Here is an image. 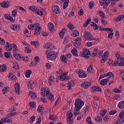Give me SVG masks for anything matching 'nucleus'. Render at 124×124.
Wrapping results in <instances>:
<instances>
[{"label": "nucleus", "instance_id": "1", "mask_svg": "<svg viewBox=\"0 0 124 124\" xmlns=\"http://www.w3.org/2000/svg\"><path fill=\"white\" fill-rule=\"evenodd\" d=\"M41 95H42L43 97L41 98V101L44 103H46V98L45 96L50 100V101H54L55 100V96L53 93H51L50 92V89L47 88H42L41 91Z\"/></svg>", "mask_w": 124, "mask_h": 124}, {"label": "nucleus", "instance_id": "2", "mask_svg": "<svg viewBox=\"0 0 124 124\" xmlns=\"http://www.w3.org/2000/svg\"><path fill=\"white\" fill-rule=\"evenodd\" d=\"M46 56L48 61H55L58 58V54L55 51H46Z\"/></svg>", "mask_w": 124, "mask_h": 124}, {"label": "nucleus", "instance_id": "3", "mask_svg": "<svg viewBox=\"0 0 124 124\" xmlns=\"http://www.w3.org/2000/svg\"><path fill=\"white\" fill-rule=\"evenodd\" d=\"M85 103L84 101H82L79 98L76 99L75 101V108H77V109H81L82 107L84 106Z\"/></svg>", "mask_w": 124, "mask_h": 124}, {"label": "nucleus", "instance_id": "4", "mask_svg": "<svg viewBox=\"0 0 124 124\" xmlns=\"http://www.w3.org/2000/svg\"><path fill=\"white\" fill-rule=\"evenodd\" d=\"M80 56L83 57L85 59H89L91 56V52L88 48H83L82 52H80Z\"/></svg>", "mask_w": 124, "mask_h": 124}, {"label": "nucleus", "instance_id": "5", "mask_svg": "<svg viewBox=\"0 0 124 124\" xmlns=\"http://www.w3.org/2000/svg\"><path fill=\"white\" fill-rule=\"evenodd\" d=\"M83 37L87 40H94V38H93V36L92 33L88 31H86L84 32Z\"/></svg>", "mask_w": 124, "mask_h": 124}, {"label": "nucleus", "instance_id": "6", "mask_svg": "<svg viewBox=\"0 0 124 124\" xmlns=\"http://www.w3.org/2000/svg\"><path fill=\"white\" fill-rule=\"evenodd\" d=\"M119 119L115 123V124H121L124 122V114L121 111L119 114Z\"/></svg>", "mask_w": 124, "mask_h": 124}, {"label": "nucleus", "instance_id": "7", "mask_svg": "<svg viewBox=\"0 0 124 124\" xmlns=\"http://www.w3.org/2000/svg\"><path fill=\"white\" fill-rule=\"evenodd\" d=\"M111 2V0H100V5L104 6V7H107L109 4Z\"/></svg>", "mask_w": 124, "mask_h": 124}, {"label": "nucleus", "instance_id": "8", "mask_svg": "<svg viewBox=\"0 0 124 124\" xmlns=\"http://www.w3.org/2000/svg\"><path fill=\"white\" fill-rule=\"evenodd\" d=\"M74 43V46L76 48H79L82 43V39L80 37H77L76 39V42Z\"/></svg>", "mask_w": 124, "mask_h": 124}, {"label": "nucleus", "instance_id": "9", "mask_svg": "<svg viewBox=\"0 0 124 124\" xmlns=\"http://www.w3.org/2000/svg\"><path fill=\"white\" fill-rule=\"evenodd\" d=\"M52 11L53 13L55 14H60L61 12V9H60V7L57 5H55L52 8Z\"/></svg>", "mask_w": 124, "mask_h": 124}, {"label": "nucleus", "instance_id": "10", "mask_svg": "<svg viewBox=\"0 0 124 124\" xmlns=\"http://www.w3.org/2000/svg\"><path fill=\"white\" fill-rule=\"evenodd\" d=\"M108 52H105L102 57V60H101V62H102V63H104V62H106V60H107V58H108Z\"/></svg>", "mask_w": 124, "mask_h": 124}, {"label": "nucleus", "instance_id": "11", "mask_svg": "<svg viewBox=\"0 0 124 124\" xmlns=\"http://www.w3.org/2000/svg\"><path fill=\"white\" fill-rule=\"evenodd\" d=\"M72 117H73V113L71 112H69V113H68L67 119V122L68 123V124H72V119H71Z\"/></svg>", "mask_w": 124, "mask_h": 124}, {"label": "nucleus", "instance_id": "12", "mask_svg": "<svg viewBox=\"0 0 124 124\" xmlns=\"http://www.w3.org/2000/svg\"><path fill=\"white\" fill-rule=\"evenodd\" d=\"M75 84H74V81L73 80H72L70 82H68V85L67 86L68 88V90H71L72 89V88L74 87Z\"/></svg>", "mask_w": 124, "mask_h": 124}, {"label": "nucleus", "instance_id": "13", "mask_svg": "<svg viewBox=\"0 0 124 124\" xmlns=\"http://www.w3.org/2000/svg\"><path fill=\"white\" fill-rule=\"evenodd\" d=\"M91 85H92V83H91V82H86L83 84H81V87L82 88H84V89H88L89 87L91 86Z\"/></svg>", "mask_w": 124, "mask_h": 124}, {"label": "nucleus", "instance_id": "14", "mask_svg": "<svg viewBox=\"0 0 124 124\" xmlns=\"http://www.w3.org/2000/svg\"><path fill=\"white\" fill-rule=\"evenodd\" d=\"M0 5L1 7H3L4 8H8V6H9V3L7 1H3L0 3Z\"/></svg>", "mask_w": 124, "mask_h": 124}, {"label": "nucleus", "instance_id": "15", "mask_svg": "<svg viewBox=\"0 0 124 124\" xmlns=\"http://www.w3.org/2000/svg\"><path fill=\"white\" fill-rule=\"evenodd\" d=\"M6 45L7 46L4 47L5 50H6L7 51H11V50H12V47H11V44L8 42H7Z\"/></svg>", "mask_w": 124, "mask_h": 124}, {"label": "nucleus", "instance_id": "16", "mask_svg": "<svg viewBox=\"0 0 124 124\" xmlns=\"http://www.w3.org/2000/svg\"><path fill=\"white\" fill-rule=\"evenodd\" d=\"M109 82V79L108 78H104L102 79L100 81V85H102V86H105V85H107V83Z\"/></svg>", "mask_w": 124, "mask_h": 124}, {"label": "nucleus", "instance_id": "17", "mask_svg": "<svg viewBox=\"0 0 124 124\" xmlns=\"http://www.w3.org/2000/svg\"><path fill=\"white\" fill-rule=\"evenodd\" d=\"M6 69H7V67L5 64H2V65L0 64V71L1 72L6 71Z\"/></svg>", "mask_w": 124, "mask_h": 124}, {"label": "nucleus", "instance_id": "18", "mask_svg": "<svg viewBox=\"0 0 124 124\" xmlns=\"http://www.w3.org/2000/svg\"><path fill=\"white\" fill-rule=\"evenodd\" d=\"M78 74L79 78H86L87 77V74L84 72H79Z\"/></svg>", "mask_w": 124, "mask_h": 124}, {"label": "nucleus", "instance_id": "19", "mask_svg": "<svg viewBox=\"0 0 124 124\" xmlns=\"http://www.w3.org/2000/svg\"><path fill=\"white\" fill-rule=\"evenodd\" d=\"M7 77L10 80H15L16 79V76L12 73H10L8 75Z\"/></svg>", "mask_w": 124, "mask_h": 124}, {"label": "nucleus", "instance_id": "20", "mask_svg": "<svg viewBox=\"0 0 124 124\" xmlns=\"http://www.w3.org/2000/svg\"><path fill=\"white\" fill-rule=\"evenodd\" d=\"M116 57L117 59V61H119V62L120 61H124V58L122 57V56H121V55H120V53H119V52L116 53Z\"/></svg>", "mask_w": 124, "mask_h": 124}, {"label": "nucleus", "instance_id": "21", "mask_svg": "<svg viewBox=\"0 0 124 124\" xmlns=\"http://www.w3.org/2000/svg\"><path fill=\"white\" fill-rule=\"evenodd\" d=\"M16 93H20V85L18 83H16L15 85Z\"/></svg>", "mask_w": 124, "mask_h": 124}, {"label": "nucleus", "instance_id": "22", "mask_svg": "<svg viewBox=\"0 0 124 124\" xmlns=\"http://www.w3.org/2000/svg\"><path fill=\"white\" fill-rule=\"evenodd\" d=\"M29 95H30V96L33 99H36V95H35V93L31 91L29 93Z\"/></svg>", "mask_w": 124, "mask_h": 124}, {"label": "nucleus", "instance_id": "23", "mask_svg": "<svg viewBox=\"0 0 124 124\" xmlns=\"http://www.w3.org/2000/svg\"><path fill=\"white\" fill-rule=\"evenodd\" d=\"M118 107L119 109H124V101H120L118 104Z\"/></svg>", "mask_w": 124, "mask_h": 124}, {"label": "nucleus", "instance_id": "24", "mask_svg": "<svg viewBox=\"0 0 124 124\" xmlns=\"http://www.w3.org/2000/svg\"><path fill=\"white\" fill-rule=\"evenodd\" d=\"M81 109L80 108H74V110L73 111L74 115H75L76 116H78V114L79 113H80V110Z\"/></svg>", "mask_w": 124, "mask_h": 124}, {"label": "nucleus", "instance_id": "25", "mask_svg": "<svg viewBox=\"0 0 124 124\" xmlns=\"http://www.w3.org/2000/svg\"><path fill=\"white\" fill-rule=\"evenodd\" d=\"M59 77L61 81H67V80L68 79V77L64 75L60 76Z\"/></svg>", "mask_w": 124, "mask_h": 124}, {"label": "nucleus", "instance_id": "26", "mask_svg": "<svg viewBox=\"0 0 124 124\" xmlns=\"http://www.w3.org/2000/svg\"><path fill=\"white\" fill-rule=\"evenodd\" d=\"M10 28L12 31H17L19 30V27L16 24L11 25Z\"/></svg>", "mask_w": 124, "mask_h": 124}, {"label": "nucleus", "instance_id": "27", "mask_svg": "<svg viewBox=\"0 0 124 124\" xmlns=\"http://www.w3.org/2000/svg\"><path fill=\"white\" fill-rule=\"evenodd\" d=\"M47 27L48 28V29L50 31H53L54 30V25L53 23L49 22L48 25Z\"/></svg>", "mask_w": 124, "mask_h": 124}, {"label": "nucleus", "instance_id": "28", "mask_svg": "<svg viewBox=\"0 0 124 124\" xmlns=\"http://www.w3.org/2000/svg\"><path fill=\"white\" fill-rule=\"evenodd\" d=\"M71 52L74 56H75V57H78V53H77V52H78V50H77V48H73Z\"/></svg>", "mask_w": 124, "mask_h": 124}, {"label": "nucleus", "instance_id": "29", "mask_svg": "<svg viewBox=\"0 0 124 124\" xmlns=\"http://www.w3.org/2000/svg\"><path fill=\"white\" fill-rule=\"evenodd\" d=\"M93 92L95 93V92H101V89L98 86H94L93 87Z\"/></svg>", "mask_w": 124, "mask_h": 124}, {"label": "nucleus", "instance_id": "30", "mask_svg": "<svg viewBox=\"0 0 124 124\" xmlns=\"http://www.w3.org/2000/svg\"><path fill=\"white\" fill-rule=\"evenodd\" d=\"M31 70H28L25 74V77L26 78H30L31 77Z\"/></svg>", "mask_w": 124, "mask_h": 124}, {"label": "nucleus", "instance_id": "31", "mask_svg": "<svg viewBox=\"0 0 124 124\" xmlns=\"http://www.w3.org/2000/svg\"><path fill=\"white\" fill-rule=\"evenodd\" d=\"M105 76H109V78H111V79H113V78H115V76L112 72L108 73L106 74H105Z\"/></svg>", "mask_w": 124, "mask_h": 124}, {"label": "nucleus", "instance_id": "32", "mask_svg": "<svg viewBox=\"0 0 124 124\" xmlns=\"http://www.w3.org/2000/svg\"><path fill=\"white\" fill-rule=\"evenodd\" d=\"M94 119L97 123H101L102 122V118L99 116H95Z\"/></svg>", "mask_w": 124, "mask_h": 124}, {"label": "nucleus", "instance_id": "33", "mask_svg": "<svg viewBox=\"0 0 124 124\" xmlns=\"http://www.w3.org/2000/svg\"><path fill=\"white\" fill-rule=\"evenodd\" d=\"M124 16L123 15H121L119 16L115 20V22H118V21H120L121 20H124Z\"/></svg>", "mask_w": 124, "mask_h": 124}, {"label": "nucleus", "instance_id": "34", "mask_svg": "<svg viewBox=\"0 0 124 124\" xmlns=\"http://www.w3.org/2000/svg\"><path fill=\"white\" fill-rule=\"evenodd\" d=\"M65 33V29L63 28L59 33V35L61 38L63 37V35Z\"/></svg>", "mask_w": 124, "mask_h": 124}, {"label": "nucleus", "instance_id": "35", "mask_svg": "<svg viewBox=\"0 0 124 124\" xmlns=\"http://www.w3.org/2000/svg\"><path fill=\"white\" fill-rule=\"evenodd\" d=\"M61 62H67V58L65 57V56H61L60 57Z\"/></svg>", "mask_w": 124, "mask_h": 124}, {"label": "nucleus", "instance_id": "36", "mask_svg": "<svg viewBox=\"0 0 124 124\" xmlns=\"http://www.w3.org/2000/svg\"><path fill=\"white\" fill-rule=\"evenodd\" d=\"M63 4V9H65L66 7H67V6L68 5V3L69 2V0H67L66 1H64Z\"/></svg>", "mask_w": 124, "mask_h": 124}, {"label": "nucleus", "instance_id": "37", "mask_svg": "<svg viewBox=\"0 0 124 124\" xmlns=\"http://www.w3.org/2000/svg\"><path fill=\"white\" fill-rule=\"evenodd\" d=\"M33 30H36L37 29H41L40 27V25L39 24V23H35L33 24Z\"/></svg>", "mask_w": 124, "mask_h": 124}, {"label": "nucleus", "instance_id": "38", "mask_svg": "<svg viewBox=\"0 0 124 124\" xmlns=\"http://www.w3.org/2000/svg\"><path fill=\"white\" fill-rule=\"evenodd\" d=\"M41 28H37V29H35V32L34 34L35 35H38V34H40V31Z\"/></svg>", "mask_w": 124, "mask_h": 124}, {"label": "nucleus", "instance_id": "39", "mask_svg": "<svg viewBox=\"0 0 124 124\" xmlns=\"http://www.w3.org/2000/svg\"><path fill=\"white\" fill-rule=\"evenodd\" d=\"M51 46L52 44L51 43H46L44 45V48L46 49H49Z\"/></svg>", "mask_w": 124, "mask_h": 124}, {"label": "nucleus", "instance_id": "40", "mask_svg": "<svg viewBox=\"0 0 124 124\" xmlns=\"http://www.w3.org/2000/svg\"><path fill=\"white\" fill-rule=\"evenodd\" d=\"M34 121H35V116H34V115H32L29 119V123L30 124H32Z\"/></svg>", "mask_w": 124, "mask_h": 124}, {"label": "nucleus", "instance_id": "41", "mask_svg": "<svg viewBox=\"0 0 124 124\" xmlns=\"http://www.w3.org/2000/svg\"><path fill=\"white\" fill-rule=\"evenodd\" d=\"M97 52H98L97 49H96V48L94 49L93 52L91 54L92 57L96 56L97 55Z\"/></svg>", "mask_w": 124, "mask_h": 124}, {"label": "nucleus", "instance_id": "42", "mask_svg": "<svg viewBox=\"0 0 124 124\" xmlns=\"http://www.w3.org/2000/svg\"><path fill=\"white\" fill-rule=\"evenodd\" d=\"M33 82L31 81H29V83H28V89H30L31 90L32 88H33Z\"/></svg>", "mask_w": 124, "mask_h": 124}, {"label": "nucleus", "instance_id": "43", "mask_svg": "<svg viewBox=\"0 0 124 124\" xmlns=\"http://www.w3.org/2000/svg\"><path fill=\"white\" fill-rule=\"evenodd\" d=\"M97 13L98 14H100V16L101 17V18H105V16H104L105 14H104V13H103V12L102 11H98Z\"/></svg>", "mask_w": 124, "mask_h": 124}, {"label": "nucleus", "instance_id": "44", "mask_svg": "<svg viewBox=\"0 0 124 124\" xmlns=\"http://www.w3.org/2000/svg\"><path fill=\"white\" fill-rule=\"evenodd\" d=\"M13 56L16 60H20L21 59V55L20 54H17L16 53H14Z\"/></svg>", "mask_w": 124, "mask_h": 124}, {"label": "nucleus", "instance_id": "45", "mask_svg": "<svg viewBox=\"0 0 124 124\" xmlns=\"http://www.w3.org/2000/svg\"><path fill=\"white\" fill-rule=\"evenodd\" d=\"M13 66L14 68H15V69H17V70H18V69H19V65H18V63H17L16 62L14 63L13 64Z\"/></svg>", "mask_w": 124, "mask_h": 124}, {"label": "nucleus", "instance_id": "46", "mask_svg": "<svg viewBox=\"0 0 124 124\" xmlns=\"http://www.w3.org/2000/svg\"><path fill=\"white\" fill-rule=\"evenodd\" d=\"M106 113H107V110H106V109L102 110L100 113L101 117H104V116L106 115Z\"/></svg>", "mask_w": 124, "mask_h": 124}, {"label": "nucleus", "instance_id": "47", "mask_svg": "<svg viewBox=\"0 0 124 124\" xmlns=\"http://www.w3.org/2000/svg\"><path fill=\"white\" fill-rule=\"evenodd\" d=\"M74 37H76V36H78L79 35V31H75L72 34Z\"/></svg>", "mask_w": 124, "mask_h": 124}, {"label": "nucleus", "instance_id": "48", "mask_svg": "<svg viewBox=\"0 0 124 124\" xmlns=\"http://www.w3.org/2000/svg\"><path fill=\"white\" fill-rule=\"evenodd\" d=\"M37 111L39 112V113L43 112V107H42V106H39L37 108Z\"/></svg>", "mask_w": 124, "mask_h": 124}, {"label": "nucleus", "instance_id": "49", "mask_svg": "<svg viewBox=\"0 0 124 124\" xmlns=\"http://www.w3.org/2000/svg\"><path fill=\"white\" fill-rule=\"evenodd\" d=\"M92 104V107L93 108H97L98 105H97V103L96 102H93Z\"/></svg>", "mask_w": 124, "mask_h": 124}, {"label": "nucleus", "instance_id": "50", "mask_svg": "<svg viewBox=\"0 0 124 124\" xmlns=\"http://www.w3.org/2000/svg\"><path fill=\"white\" fill-rule=\"evenodd\" d=\"M87 71L88 73H91V72L93 71V67H92V65H90V66L88 67Z\"/></svg>", "mask_w": 124, "mask_h": 124}, {"label": "nucleus", "instance_id": "51", "mask_svg": "<svg viewBox=\"0 0 124 124\" xmlns=\"http://www.w3.org/2000/svg\"><path fill=\"white\" fill-rule=\"evenodd\" d=\"M86 122H87L89 124H93V123L92 122V119L91 117H88L86 119Z\"/></svg>", "mask_w": 124, "mask_h": 124}, {"label": "nucleus", "instance_id": "52", "mask_svg": "<svg viewBox=\"0 0 124 124\" xmlns=\"http://www.w3.org/2000/svg\"><path fill=\"white\" fill-rule=\"evenodd\" d=\"M4 56L5 58L8 59V58H10V52H7L4 53Z\"/></svg>", "mask_w": 124, "mask_h": 124}, {"label": "nucleus", "instance_id": "53", "mask_svg": "<svg viewBox=\"0 0 124 124\" xmlns=\"http://www.w3.org/2000/svg\"><path fill=\"white\" fill-rule=\"evenodd\" d=\"M12 14L13 17H15L17 15V10L16 9L13 10Z\"/></svg>", "mask_w": 124, "mask_h": 124}, {"label": "nucleus", "instance_id": "54", "mask_svg": "<svg viewBox=\"0 0 124 124\" xmlns=\"http://www.w3.org/2000/svg\"><path fill=\"white\" fill-rule=\"evenodd\" d=\"M31 45H34V46H35V47H37V46H38V42H31Z\"/></svg>", "mask_w": 124, "mask_h": 124}, {"label": "nucleus", "instance_id": "55", "mask_svg": "<svg viewBox=\"0 0 124 124\" xmlns=\"http://www.w3.org/2000/svg\"><path fill=\"white\" fill-rule=\"evenodd\" d=\"M111 0V3H110L111 6H114V5L116 4V1H118V0Z\"/></svg>", "mask_w": 124, "mask_h": 124}, {"label": "nucleus", "instance_id": "56", "mask_svg": "<svg viewBox=\"0 0 124 124\" xmlns=\"http://www.w3.org/2000/svg\"><path fill=\"white\" fill-rule=\"evenodd\" d=\"M94 5V2H93V1H91L90 2L89 4V8H90V9H92V8H93V6Z\"/></svg>", "mask_w": 124, "mask_h": 124}, {"label": "nucleus", "instance_id": "57", "mask_svg": "<svg viewBox=\"0 0 124 124\" xmlns=\"http://www.w3.org/2000/svg\"><path fill=\"white\" fill-rule=\"evenodd\" d=\"M29 104L32 108H34V107H35V103L34 102H31Z\"/></svg>", "mask_w": 124, "mask_h": 124}, {"label": "nucleus", "instance_id": "58", "mask_svg": "<svg viewBox=\"0 0 124 124\" xmlns=\"http://www.w3.org/2000/svg\"><path fill=\"white\" fill-rule=\"evenodd\" d=\"M4 122L5 123H11V122H12V119H11V118H6V119L5 120Z\"/></svg>", "mask_w": 124, "mask_h": 124}, {"label": "nucleus", "instance_id": "59", "mask_svg": "<svg viewBox=\"0 0 124 124\" xmlns=\"http://www.w3.org/2000/svg\"><path fill=\"white\" fill-rule=\"evenodd\" d=\"M54 80H53V79H52V78H48V84L50 86H51L52 84V83H53Z\"/></svg>", "mask_w": 124, "mask_h": 124}, {"label": "nucleus", "instance_id": "60", "mask_svg": "<svg viewBox=\"0 0 124 124\" xmlns=\"http://www.w3.org/2000/svg\"><path fill=\"white\" fill-rule=\"evenodd\" d=\"M78 14L79 16H82V15L84 14V10H83L82 9H81L78 12Z\"/></svg>", "mask_w": 124, "mask_h": 124}, {"label": "nucleus", "instance_id": "61", "mask_svg": "<svg viewBox=\"0 0 124 124\" xmlns=\"http://www.w3.org/2000/svg\"><path fill=\"white\" fill-rule=\"evenodd\" d=\"M8 92V87L4 88L2 90L3 93H6Z\"/></svg>", "mask_w": 124, "mask_h": 124}, {"label": "nucleus", "instance_id": "62", "mask_svg": "<svg viewBox=\"0 0 124 124\" xmlns=\"http://www.w3.org/2000/svg\"><path fill=\"white\" fill-rule=\"evenodd\" d=\"M49 120L55 121L56 120V116H55L54 115H50L49 117Z\"/></svg>", "mask_w": 124, "mask_h": 124}, {"label": "nucleus", "instance_id": "63", "mask_svg": "<svg viewBox=\"0 0 124 124\" xmlns=\"http://www.w3.org/2000/svg\"><path fill=\"white\" fill-rule=\"evenodd\" d=\"M117 111L116 110H112L109 112V114L110 115H115L116 113H117Z\"/></svg>", "mask_w": 124, "mask_h": 124}, {"label": "nucleus", "instance_id": "64", "mask_svg": "<svg viewBox=\"0 0 124 124\" xmlns=\"http://www.w3.org/2000/svg\"><path fill=\"white\" fill-rule=\"evenodd\" d=\"M113 93H121V90L118 89L117 88L114 89L113 90Z\"/></svg>", "mask_w": 124, "mask_h": 124}]
</instances>
